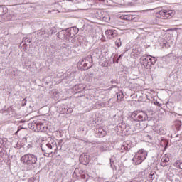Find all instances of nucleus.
<instances>
[{
	"mask_svg": "<svg viewBox=\"0 0 182 182\" xmlns=\"http://www.w3.org/2000/svg\"><path fill=\"white\" fill-rule=\"evenodd\" d=\"M149 178H151V180H154V173H153V172L150 173Z\"/></svg>",
	"mask_w": 182,
	"mask_h": 182,
	"instance_id": "nucleus-16",
	"label": "nucleus"
},
{
	"mask_svg": "<svg viewBox=\"0 0 182 182\" xmlns=\"http://www.w3.org/2000/svg\"><path fill=\"white\" fill-rule=\"evenodd\" d=\"M139 112H140V110H136V111H134L133 112H132L131 118L133 119V120H135L136 122H137Z\"/></svg>",
	"mask_w": 182,
	"mask_h": 182,
	"instance_id": "nucleus-12",
	"label": "nucleus"
},
{
	"mask_svg": "<svg viewBox=\"0 0 182 182\" xmlns=\"http://www.w3.org/2000/svg\"><path fill=\"white\" fill-rule=\"evenodd\" d=\"M4 11V6H0V12H2V11Z\"/></svg>",
	"mask_w": 182,
	"mask_h": 182,
	"instance_id": "nucleus-19",
	"label": "nucleus"
},
{
	"mask_svg": "<svg viewBox=\"0 0 182 182\" xmlns=\"http://www.w3.org/2000/svg\"><path fill=\"white\" fill-rule=\"evenodd\" d=\"M84 66H87V65H86V64H84Z\"/></svg>",
	"mask_w": 182,
	"mask_h": 182,
	"instance_id": "nucleus-23",
	"label": "nucleus"
},
{
	"mask_svg": "<svg viewBox=\"0 0 182 182\" xmlns=\"http://www.w3.org/2000/svg\"><path fill=\"white\" fill-rule=\"evenodd\" d=\"M80 161L82 164L87 166V164H89V162L90 161V156L86 154H81Z\"/></svg>",
	"mask_w": 182,
	"mask_h": 182,
	"instance_id": "nucleus-6",
	"label": "nucleus"
},
{
	"mask_svg": "<svg viewBox=\"0 0 182 182\" xmlns=\"http://www.w3.org/2000/svg\"><path fill=\"white\" fill-rule=\"evenodd\" d=\"M144 120H147V114L143 111L139 110L136 122H144Z\"/></svg>",
	"mask_w": 182,
	"mask_h": 182,
	"instance_id": "nucleus-9",
	"label": "nucleus"
},
{
	"mask_svg": "<svg viewBox=\"0 0 182 182\" xmlns=\"http://www.w3.org/2000/svg\"><path fill=\"white\" fill-rule=\"evenodd\" d=\"M41 149L46 157H49L53 151L58 150V145L55 139L50 138L48 141H42L41 144Z\"/></svg>",
	"mask_w": 182,
	"mask_h": 182,
	"instance_id": "nucleus-1",
	"label": "nucleus"
},
{
	"mask_svg": "<svg viewBox=\"0 0 182 182\" xmlns=\"http://www.w3.org/2000/svg\"><path fill=\"white\" fill-rule=\"evenodd\" d=\"M123 97H124L123 94L119 95H117V100H119V102H121V100H122V99H123Z\"/></svg>",
	"mask_w": 182,
	"mask_h": 182,
	"instance_id": "nucleus-15",
	"label": "nucleus"
},
{
	"mask_svg": "<svg viewBox=\"0 0 182 182\" xmlns=\"http://www.w3.org/2000/svg\"><path fill=\"white\" fill-rule=\"evenodd\" d=\"M105 35L109 39H113L117 36V31L116 30H107L105 31Z\"/></svg>",
	"mask_w": 182,
	"mask_h": 182,
	"instance_id": "nucleus-8",
	"label": "nucleus"
},
{
	"mask_svg": "<svg viewBox=\"0 0 182 182\" xmlns=\"http://www.w3.org/2000/svg\"><path fill=\"white\" fill-rule=\"evenodd\" d=\"M167 146H168V144H166V145L165 146V149H167Z\"/></svg>",
	"mask_w": 182,
	"mask_h": 182,
	"instance_id": "nucleus-20",
	"label": "nucleus"
},
{
	"mask_svg": "<svg viewBox=\"0 0 182 182\" xmlns=\"http://www.w3.org/2000/svg\"><path fill=\"white\" fill-rule=\"evenodd\" d=\"M36 127L38 132H45V123L38 122L36 124Z\"/></svg>",
	"mask_w": 182,
	"mask_h": 182,
	"instance_id": "nucleus-10",
	"label": "nucleus"
},
{
	"mask_svg": "<svg viewBox=\"0 0 182 182\" xmlns=\"http://www.w3.org/2000/svg\"><path fill=\"white\" fill-rule=\"evenodd\" d=\"M119 18L122 21H134L136 19V15L124 14L119 16Z\"/></svg>",
	"mask_w": 182,
	"mask_h": 182,
	"instance_id": "nucleus-7",
	"label": "nucleus"
},
{
	"mask_svg": "<svg viewBox=\"0 0 182 182\" xmlns=\"http://www.w3.org/2000/svg\"><path fill=\"white\" fill-rule=\"evenodd\" d=\"M21 161L27 166H32V164H36L38 157L35 154H28L21 157Z\"/></svg>",
	"mask_w": 182,
	"mask_h": 182,
	"instance_id": "nucleus-5",
	"label": "nucleus"
},
{
	"mask_svg": "<svg viewBox=\"0 0 182 182\" xmlns=\"http://www.w3.org/2000/svg\"><path fill=\"white\" fill-rule=\"evenodd\" d=\"M157 62V59L151 55L143 56L141 58V64L145 68V69H150L153 65Z\"/></svg>",
	"mask_w": 182,
	"mask_h": 182,
	"instance_id": "nucleus-4",
	"label": "nucleus"
},
{
	"mask_svg": "<svg viewBox=\"0 0 182 182\" xmlns=\"http://www.w3.org/2000/svg\"><path fill=\"white\" fill-rule=\"evenodd\" d=\"M173 166L175 167H177V168H180L181 170H182V162H181V161H180V160L176 161L174 163Z\"/></svg>",
	"mask_w": 182,
	"mask_h": 182,
	"instance_id": "nucleus-13",
	"label": "nucleus"
},
{
	"mask_svg": "<svg viewBox=\"0 0 182 182\" xmlns=\"http://www.w3.org/2000/svg\"><path fill=\"white\" fill-rule=\"evenodd\" d=\"M18 132H19V129H18V130H17V132H16V133H18Z\"/></svg>",
	"mask_w": 182,
	"mask_h": 182,
	"instance_id": "nucleus-22",
	"label": "nucleus"
},
{
	"mask_svg": "<svg viewBox=\"0 0 182 182\" xmlns=\"http://www.w3.org/2000/svg\"><path fill=\"white\" fill-rule=\"evenodd\" d=\"M0 160H2V158H1V156H0Z\"/></svg>",
	"mask_w": 182,
	"mask_h": 182,
	"instance_id": "nucleus-24",
	"label": "nucleus"
},
{
	"mask_svg": "<svg viewBox=\"0 0 182 182\" xmlns=\"http://www.w3.org/2000/svg\"><path fill=\"white\" fill-rule=\"evenodd\" d=\"M101 2H105V0H100Z\"/></svg>",
	"mask_w": 182,
	"mask_h": 182,
	"instance_id": "nucleus-21",
	"label": "nucleus"
},
{
	"mask_svg": "<svg viewBox=\"0 0 182 182\" xmlns=\"http://www.w3.org/2000/svg\"><path fill=\"white\" fill-rule=\"evenodd\" d=\"M21 142L20 141H18L17 142V144H16V147L18 148V149H21L22 146H19V144H20Z\"/></svg>",
	"mask_w": 182,
	"mask_h": 182,
	"instance_id": "nucleus-18",
	"label": "nucleus"
},
{
	"mask_svg": "<svg viewBox=\"0 0 182 182\" xmlns=\"http://www.w3.org/2000/svg\"><path fill=\"white\" fill-rule=\"evenodd\" d=\"M115 45L117 48H120V46H122V39L121 38L117 39L115 41Z\"/></svg>",
	"mask_w": 182,
	"mask_h": 182,
	"instance_id": "nucleus-14",
	"label": "nucleus"
},
{
	"mask_svg": "<svg viewBox=\"0 0 182 182\" xmlns=\"http://www.w3.org/2000/svg\"><path fill=\"white\" fill-rule=\"evenodd\" d=\"M169 161L170 158H168V155H164L161 159V165L163 166V167H166V166H167L166 163H168Z\"/></svg>",
	"mask_w": 182,
	"mask_h": 182,
	"instance_id": "nucleus-11",
	"label": "nucleus"
},
{
	"mask_svg": "<svg viewBox=\"0 0 182 182\" xmlns=\"http://www.w3.org/2000/svg\"><path fill=\"white\" fill-rule=\"evenodd\" d=\"M176 15L174 10L161 9L155 14V16L159 19H171Z\"/></svg>",
	"mask_w": 182,
	"mask_h": 182,
	"instance_id": "nucleus-3",
	"label": "nucleus"
},
{
	"mask_svg": "<svg viewBox=\"0 0 182 182\" xmlns=\"http://www.w3.org/2000/svg\"><path fill=\"white\" fill-rule=\"evenodd\" d=\"M137 1L139 0H129V2H130L131 4H133L134 2H137Z\"/></svg>",
	"mask_w": 182,
	"mask_h": 182,
	"instance_id": "nucleus-17",
	"label": "nucleus"
},
{
	"mask_svg": "<svg viewBox=\"0 0 182 182\" xmlns=\"http://www.w3.org/2000/svg\"><path fill=\"white\" fill-rule=\"evenodd\" d=\"M147 159V151L144 149H139L134 155L133 158V161L135 166H139L141 164L144 159Z\"/></svg>",
	"mask_w": 182,
	"mask_h": 182,
	"instance_id": "nucleus-2",
	"label": "nucleus"
}]
</instances>
